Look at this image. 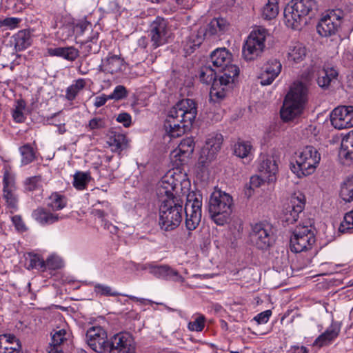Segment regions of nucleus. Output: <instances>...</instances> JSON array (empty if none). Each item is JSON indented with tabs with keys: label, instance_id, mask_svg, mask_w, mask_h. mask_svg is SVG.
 <instances>
[{
	"label": "nucleus",
	"instance_id": "13d9d810",
	"mask_svg": "<svg viewBox=\"0 0 353 353\" xmlns=\"http://www.w3.org/2000/svg\"><path fill=\"white\" fill-rule=\"evenodd\" d=\"M88 126L90 130H98L105 128V121L103 119L95 117L89 121Z\"/></svg>",
	"mask_w": 353,
	"mask_h": 353
},
{
	"label": "nucleus",
	"instance_id": "a19ab883",
	"mask_svg": "<svg viewBox=\"0 0 353 353\" xmlns=\"http://www.w3.org/2000/svg\"><path fill=\"white\" fill-rule=\"evenodd\" d=\"M19 150L21 156V165H26L36 159V151L30 144H24Z\"/></svg>",
	"mask_w": 353,
	"mask_h": 353
},
{
	"label": "nucleus",
	"instance_id": "5fc2aeb1",
	"mask_svg": "<svg viewBox=\"0 0 353 353\" xmlns=\"http://www.w3.org/2000/svg\"><path fill=\"white\" fill-rule=\"evenodd\" d=\"M128 96V91L125 87L119 85L115 87L112 93L108 95L109 99L119 101L125 98Z\"/></svg>",
	"mask_w": 353,
	"mask_h": 353
},
{
	"label": "nucleus",
	"instance_id": "bf43d9fd",
	"mask_svg": "<svg viewBox=\"0 0 353 353\" xmlns=\"http://www.w3.org/2000/svg\"><path fill=\"white\" fill-rule=\"evenodd\" d=\"M271 315L272 311L267 310L258 314L256 316H254V320L256 321L259 324H264L269 321Z\"/></svg>",
	"mask_w": 353,
	"mask_h": 353
},
{
	"label": "nucleus",
	"instance_id": "cd10ccee",
	"mask_svg": "<svg viewBox=\"0 0 353 353\" xmlns=\"http://www.w3.org/2000/svg\"><path fill=\"white\" fill-rule=\"evenodd\" d=\"M107 143L110 147L112 152L120 154L123 150L129 148L130 140L123 134L110 132L108 135Z\"/></svg>",
	"mask_w": 353,
	"mask_h": 353
},
{
	"label": "nucleus",
	"instance_id": "de8ad7c7",
	"mask_svg": "<svg viewBox=\"0 0 353 353\" xmlns=\"http://www.w3.org/2000/svg\"><path fill=\"white\" fill-rule=\"evenodd\" d=\"M24 187L25 190L29 192L40 190L42 188L41 176H34L27 178L24 181Z\"/></svg>",
	"mask_w": 353,
	"mask_h": 353
},
{
	"label": "nucleus",
	"instance_id": "4be33fe9",
	"mask_svg": "<svg viewBox=\"0 0 353 353\" xmlns=\"http://www.w3.org/2000/svg\"><path fill=\"white\" fill-rule=\"evenodd\" d=\"M223 141V138L221 134H210L201 150V155L204 156L206 160L209 161H212L220 150Z\"/></svg>",
	"mask_w": 353,
	"mask_h": 353
},
{
	"label": "nucleus",
	"instance_id": "4468645a",
	"mask_svg": "<svg viewBox=\"0 0 353 353\" xmlns=\"http://www.w3.org/2000/svg\"><path fill=\"white\" fill-rule=\"evenodd\" d=\"M136 345L129 332H119L109 339L105 353H135Z\"/></svg>",
	"mask_w": 353,
	"mask_h": 353
},
{
	"label": "nucleus",
	"instance_id": "473e14b6",
	"mask_svg": "<svg viewBox=\"0 0 353 353\" xmlns=\"http://www.w3.org/2000/svg\"><path fill=\"white\" fill-rule=\"evenodd\" d=\"M339 155L345 160L353 159V130L343 138Z\"/></svg>",
	"mask_w": 353,
	"mask_h": 353
},
{
	"label": "nucleus",
	"instance_id": "b1692460",
	"mask_svg": "<svg viewBox=\"0 0 353 353\" xmlns=\"http://www.w3.org/2000/svg\"><path fill=\"white\" fill-rule=\"evenodd\" d=\"M194 148V143L192 137L183 139L175 149L172 155L175 161L180 164L186 163L187 159L192 155Z\"/></svg>",
	"mask_w": 353,
	"mask_h": 353
},
{
	"label": "nucleus",
	"instance_id": "c03bdc74",
	"mask_svg": "<svg viewBox=\"0 0 353 353\" xmlns=\"http://www.w3.org/2000/svg\"><path fill=\"white\" fill-rule=\"evenodd\" d=\"M91 179L89 172H77L74 175L73 185L79 190H84Z\"/></svg>",
	"mask_w": 353,
	"mask_h": 353
},
{
	"label": "nucleus",
	"instance_id": "9b49d317",
	"mask_svg": "<svg viewBox=\"0 0 353 353\" xmlns=\"http://www.w3.org/2000/svg\"><path fill=\"white\" fill-rule=\"evenodd\" d=\"M250 239L258 249L263 250L268 249L275 241L271 226L263 223H258L252 225Z\"/></svg>",
	"mask_w": 353,
	"mask_h": 353
},
{
	"label": "nucleus",
	"instance_id": "49530a36",
	"mask_svg": "<svg viewBox=\"0 0 353 353\" xmlns=\"http://www.w3.org/2000/svg\"><path fill=\"white\" fill-rule=\"evenodd\" d=\"M26 106V103L24 100L19 99L17 101L14 108L12 112V118L17 123H22L25 121L26 117L23 114V110Z\"/></svg>",
	"mask_w": 353,
	"mask_h": 353
},
{
	"label": "nucleus",
	"instance_id": "e2e57ef3",
	"mask_svg": "<svg viewBox=\"0 0 353 353\" xmlns=\"http://www.w3.org/2000/svg\"><path fill=\"white\" fill-rule=\"evenodd\" d=\"M12 221L16 228L18 230L24 231L26 230V225L23 222V220L20 216L15 215L12 217Z\"/></svg>",
	"mask_w": 353,
	"mask_h": 353
},
{
	"label": "nucleus",
	"instance_id": "39448f33",
	"mask_svg": "<svg viewBox=\"0 0 353 353\" xmlns=\"http://www.w3.org/2000/svg\"><path fill=\"white\" fill-rule=\"evenodd\" d=\"M307 101V88L301 82H295L285 96L281 109V117L284 121H292L299 117Z\"/></svg>",
	"mask_w": 353,
	"mask_h": 353
},
{
	"label": "nucleus",
	"instance_id": "58836bf2",
	"mask_svg": "<svg viewBox=\"0 0 353 353\" xmlns=\"http://www.w3.org/2000/svg\"><path fill=\"white\" fill-rule=\"evenodd\" d=\"M279 1L268 0L267 3L261 9V16L265 20H272L276 17L279 14Z\"/></svg>",
	"mask_w": 353,
	"mask_h": 353
},
{
	"label": "nucleus",
	"instance_id": "f3484780",
	"mask_svg": "<svg viewBox=\"0 0 353 353\" xmlns=\"http://www.w3.org/2000/svg\"><path fill=\"white\" fill-rule=\"evenodd\" d=\"M3 185V199L10 212H15L18 208L19 196L17 192L14 177L8 171L4 172Z\"/></svg>",
	"mask_w": 353,
	"mask_h": 353
},
{
	"label": "nucleus",
	"instance_id": "393cba45",
	"mask_svg": "<svg viewBox=\"0 0 353 353\" xmlns=\"http://www.w3.org/2000/svg\"><path fill=\"white\" fill-rule=\"evenodd\" d=\"M32 216L35 221L42 225H50L66 218V216L52 212L43 208H38L34 210Z\"/></svg>",
	"mask_w": 353,
	"mask_h": 353
},
{
	"label": "nucleus",
	"instance_id": "aec40b11",
	"mask_svg": "<svg viewBox=\"0 0 353 353\" xmlns=\"http://www.w3.org/2000/svg\"><path fill=\"white\" fill-rule=\"evenodd\" d=\"M282 65L276 59H270L265 65L259 79L262 85H270L281 73Z\"/></svg>",
	"mask_w": 353,
	"mask_h": 353
},
{
	"label": "nucleus",
	"instance_id": "69168bd1",
	"mask_svg": "<svg viewBox=\"0 0 353 353\" xmlns=\"http://www.w3.org/2000/svg\"><path fill=\"white\" fill-rule=\"evenodd\" d=\"M93 206L94 208L92 210V214L103 220L107 215V212L103 209L97 208V204H94Z\"/></svg>",
	"mask_w": 353,
	"mask_h": 353
},
{
	"label": "nucleus",
	"instance_id": "c756f323",
	"mask_svg": "<svg viewBox=\"0 0 353 353\" xmlns=\"http://www.w3.org/2000/svg\"><path fill=\"white\" fill-rule=\"evenodd\" d=\"M70 336V334L64 328L54 330L52 336V342L48 350V353H63L61 345L67 341Z\"/></svg>",
	"mask_w": 353,
	"mask_h": 353
},
{
	"label": "nucleus",
	"instance_id": "5701e85b",
	"mask_svg": "<svg viewBox=\"0 0 353 353\" xmlns=\"http://www.w3.org/2000/svg\"><path fill=\"white\" fill-rule=\"evenodd\" d=\"M341 325L338 322L333 321L326 330L314 341L313 345L319 347L331 345L339 336Z\"/></svg>",
	"mask_w": 353,
	"mask_h": 353
},
{
	"label": "nucleus",
	"instance_id": "9d476101",
	"mask_svg": "<svg viewBox=\"0 0 353 353\" xmlns=\"http://www.w3.org/2000/svg\"><path fill=\"white\" fill-rule=\"evenodd\" d=\"M202 196L196 195L194 192L187 196V202L184 207L185 214V227L190 230H195L201 219Z\"/></svg>",
	"mask_w": 353,
	"mask_h": 353
},
{
	"label": "nucleus",
	"instance_id": "09e8293b",
	"mask_svg": "<svg viewBox=\"0 0 353 353\" xmlns=\"http://www.w3.org/2000/svg\"><path fill=\"white\" fill-rule=\"evenodd\" d=\"M339 230L342 233L352 232L353 230V210L345 214Z\"/></svg>",
	"mask_w": 353,
	"mask_h": 353
},
{
	"label": "nucleus",
	"instance_id": "a18cd8bd",
	"mask_svg": "<svg viewBox=\"0 0 353 353\" xmlns=\"http://www.w3.org/2000/svg\"><path fill=\"white\" fill-rule=\"evenodd\" d=\"M98 39L99 33L93 32L90 38L83 43V48L86 54L97 53L99 51L100 46L97 43Z\"/></svg>",
	"mask_w": 353,
	"mask_h": 353
},
{
	"label": "nucleus",
	"instance_id": "4c0bfd02",
	"mask_svg": "<svg viewBox=\"0 0 353 353\" xmlns=\"http://www.w3.org/2000/svg\"><path fill=\"white\" fill-rule=\"evenodd\" d=\"M216 68H212V65L208 62L206 65L202 66L200 69V81L206 84L212 83V87L214 81L219 79H216Z\"/></svg>",
	"mask_w": 353,
	"mask_h": 353
},
{
	"label": "nucleus",
	"instance_id": "a211bd4d",
	"mask_svg": "<svg viewBox=\"0 0 353 353\" xmlns=\"http://www.w3.org/2000/svg\"><path fill=\"white\" fill-rule=\"evenodd\" d=\"M332 126L339 130L353 127V106H339L330 114Z\"/></svg>",
	"mask_w": 353,
	"mask_h": 353
},
{
	"label": "nucleus",
	"instance_id": "3c124183",
	"mask_svg": "<svg viewBox=\"0 0 353 353\" xmlns=\"http://www.w3.org/2000/svg\"><path fill=\"white\" fill-rule=\"evenodd\" d=\"M28 269H37L42 271L45 270V261L40 258L38 254H29Z\"/></svg>",
	"mask_w": 353,
	"mask_h": 353
},
{
	"label": "nucleus",
	"instance_id": "6ab92c4d",
	"mask_svg": "<svg viewBox=\"0 0 353 353\" xmlns=\"http://www.w3.org/2000/svg\"><path fill=\"white\" fill-rule=\"evenodd\" d=\"M145 268L148 269L149 272L157 278L170 280L175 282L183 281V277L179 272L168 265H157L149 263L146 265Z\"/></svg>",
	"mask_w": 353,
	"mask_h": 353
},
{
	"label": "nucleus",
	"instance_id": "603ef678",
	"mask_svg": "<svg viewBox=\"0 0 353 353\" xmlns=\"http://www.w3.org/2000/svg\"><path fill=\"white\" fill-rule=\"evenodd\" d=\"M205 318L203 315H199L194 321L188 323V327L191 331L201 332L205 326Z\"/></svg>",
	"mask_w": 353,
	"mask_h": 353
},
{
	"label": "nucleus",
	"instance_id": "052dcab7",
	"mask_svg": "<svg viewBox=\"0 0 353 353\" xmlns=\"http://www.w3.org/2000/svg\"><path fill=\"white\" fill-rule=\"evenodd\" d=\"M265 181H267V179L263 174L260 173L259 176H252L250 178V183L252 188H255L260 187L261 184Z\"/></svg>",
	"mask_w": 353,
	"mask_h": 353
},
{
	"label": "nucleus",
	"instance_id": "2eb2a0df",
	"mask_svg": "<svg viewBox=\"0 0 353 353\" xmlns=\"http://www.w3.org/2000/svg\"><path fill=\"white\" fill-rule=\"evenodd\" d=\"M85 340L89 347L97 353H105L109 339L106 331L100 326L89 328L85 334Z\"/></svg>",
	"mask_w": 353,
	"mask_h": 353
},
{
	"label": "nucleus",
	"instance_id": "72a5a7b5",
	"mask_svg": "<svg viewBox=\"0 0 353 353\" xmlns=\"http://www.w3.org/2000/svg\"><path fill=\"white\" fill-rule=\"evenodd\" d=\"M14 48L17 51H22L28 48L32 43L30 30H21L13 36Z\"/></svg>",
	"mask_w": 353,
	"mask_h": 353
},
{
	"label": "nucleus",
	"instance_id": "7ed1b4c3",
	"mask_svg": "<svg viewBox=\"0 0 353 353\" xmlns=\"http://www.w3.org/2000/svg\"><path fill=\"white\" fill-rule=\"evenodd\" d=\"M197 114L196 102L190 99L179 101L168 112L164 128L170 137H179L189 129Z\"/></svg>",
	"mask_w": 353,
	"mask_h": 353
},
{
	"label": "nucleus",
	"instance_id": "c85d7f7f",
	"mask_svg": "<svg viewBox=\"0 0 353 353\" xmlns=\"http://www.w3.org/2000/svg\"><path fill=\"white\" fill-rule=\"evenodd\" d=\"M205 37V29L200 28L196 32H193L188 36L183 46V49L187 54H191L203 43Z\"/></svg>",
	"mask_w": 353,
	"mask_h": 353
},
{
	"label": "nucleus",
	"instance_id": "bb28decb",
	"mask_svg": "<svg viewBox=\"0 0 353 353\" xmlns=\"http://www.w3.org/2000/svg\"><path fill=\"white\" fill-rule=\"evenodd\" d=\"M0 353H22L19 339L12 334L1 335Z\"/></svg>",
	"mask_w": 353,
	"mask_h": 353
},
{
	"label": "nucleus",
	"instance_id": "79ce46f5",
	"mask_svg": "<svg viewBox=\"0 0 353 353\" xmlns=\"http://www.w3.org/2000/svg\"><path fill=\"white\" fill-rule=\"evenodd\" d=\"M85 86V81L83 79L76 80L74 83L70 85L66 90L65 98L67 100L72 101L75 99L79 92Z\"/></svg>",
	"mask_w": 353,
	"mask_h": 353
},
{
	"label": "nucleus",
	"instance_id": "1a4fd4ad",
	"mask_svg": "<svg viewBox=\"0 0 353 353\" xmlns=\"http://www.w3.org/2000/svg\"><path fill=\"white\" fill-rule=\"evenodd\" d=\"M315 241L312 226L299 225L294 230L290 237L291 251L296 253L306 252L312 248Z\"/></svg>",
	"mask_w": 353,
	"mask_h": 353
},
{
	"label": "nucleus",
	"instance_id": "423d86ee",
	"mask_svg": "<svg viewBox=\"0 0 353 353\" xmlns=\"http://www.w3.org/2000/svg\"><path fill=\"white\" fill-rule=\"evenodd\" d=\"M233 199L228 193L214 192L209 199L208 212L212 220L218 225L228 222L232 212Z\"/></svg>",
	"mask_w": 353,
	"mask_h": 353
},
{
	"label": "nucleus",
	"instance_id": "f704fd0d",
	"mask_svg": "<svg viewBox=\"0 0 353 353\" xmlns=\"http://www.w3.org/2000/svg\"><path fill=\"white\" fill-rule=\"evenodd\" d=\"M337 76L338 72L334 68L324 66L323 69L319 72L317 83L323 88H327L331 81L335 79Z\"/></svg>",
	"mask_w": 353,
	"mask_h": 353
},
{
	"label": "nucleus",
	"instance_id": "2f4dec72",
	"mask_svg": "<svg viewBox=\"0 0 353 353\" xmlns=\"http://www.w3.org/2000/svg\"><path fill=\"white\" fill-rule=\"evenodd\" d=\"M229 23L223 18H214L208 25L205 29V36H220L223 34L228 28Z\"/></svg>",
	"mask_w": 353,
	"mask_h": 353
},
{
	"label": "nucleus",
	"instance_id": "f03ea898",
	"mask_svg": "<svg viewBox=\"0 0 353 353\" xmlns=\"http://www.w3.org/2000/svg\"><path fill=\"white\" fill-rule=\"evenodd\" d=\"M232 54L225 48L214 50L210 54V63L218 72L222 74L215 81L210 90L212 99L216 97L218 100L225 98L227 92L232 88L234 79L239 74L237 65L232 64Z\"/></svg>",
	"mask_w": 353,
	"mask_h": 353
},
{
	"label": "nucleus",
	"instance_id": "6e6552de",
	"mask_svg": "<svg viewBox=\"0 0 353 353\" xmlns=\"http://www.w3.org/2000/svg\"><path fill=\"white\" fill-rule=\"evenodd\" d=\"M268 35V30L262 26H257L251 31L243 46L242 54L245 60L252 61L262 54Z\"/></svg>",
	"mask_w": 353,
	"mask_h": 353
},
{
	"label": "nucleus",
	"instance_id": "4d7b16f0",
	"mask_svg": "<svg viewBox=\"0 0 353 353\" xmlns=\"http://www.w3.org/2000/svg\"><path fill=\"white\" fill-rule=\"evenodd\" d=\"M91 24L87 21H83L77 23L73 27V32L77 36L82 35Z\"/></svg>",
	"mask_w": 353,
	"mask_h": 353
},
{
	"label": "nucleus",
	"instance_id": "20e7f679",
	"mask_svg": "<svg viewBox=\"0 0 353 353\" xmlns=\"http://www.w3.org/2000/svg\"><path fill=\"white\" fill-rule=\"evenodd\" d=\"M317 10L315 0H292L284 10L286 26L293 30H299L314 16Z\"/></svg>",
	"mask_w": 353,
	"mask_h": 353
},
{
	"label": "nucleus",
	"instance_id": "864d4df0",
	"mask_svg": "<svg viewBox=\"0 0 353 353\" xmlns=\"http://www.w3.org/2000/svg\"><path fill=\"white\" fill-rule=\"evenodd\" d=\"M45 270L48 268L50 270H58L63 265L62 260L56 256H51L47 259L44 263Z\"/></svg>",
	"mask_w": 353,
	"mask_h": 353
},
{
	"label": "nucleus",
	"instance_id": "6e6d98bb",
	"mask_svg": "<svg viewBox=\"0 0 353 353\" xmlns=\"http://www.w3.org/2000/svg\"><path fill=\"white\" fill-rule=\"evenodd\" d=\"M21 19L17 17H7L0 20V27H7L10 30L17 28L19 26Z\"/></svg>",
	"mask_w": 353,
	"mask_h": 353
},
{
	"label": "nucleus",
	"instance_id": "8fccbe9b",
	"mask_svg": "<svg viewBox=\"0 0 353 353\" xmlns=\"http://www.w3.org/2000/svg\"><path fill=\"white\" fill-rule=\"evenodd\" d=\"M94 291L97 294L101 296H117L119 294V293L117 292L112 291L110 286L100 283H97L94 285Z\"/></svg>",
	"mask_w": 353,
	"mask_h": 353
},
{
	"label": "nucleus",
	"instance_id": "f8f14e48",
	"mask_svg": "<svg viewBox=\"0 0 353 353\" xmlns=\"http://www.w3.org/2000/svg\"><path fill=\"white\" fill-rule=\"evenodd\" d=\"M345 17L343 11L334 9L323 16L316 26L318 33L322 37H330L334 34L341 23V19Z\"/></svg>",
	"mask_w": 353,
	"mask_h": 353
},
{
	"label": "nucleus",
	"instance_id": "774afa93",
	"mask_svg": "<svg viewBox=\"0 0 353 353\" xmlns=\"http://www.w3.org/2000/svg\"><path fill=\"white\" fill-rule=\"evenodd\" d=\"M187 0H176V4L181 8H188L189 5L187 3Z\"/></svg>",
	"mask_w": 353,
	"mask_h": 353
},
{
	"label": "nucleus",
	"instance_id": "412c9836",
	"mask_svg": "<svg viewBox=\"0 0 353 353\" xmlns=\"http://www.w3.org/2000/svg\"><path fill=\"white\" fill-rule=\"evenodd\" d=\"M125 68V61L119 55L109 53L108 55L101 60L99 70L105 73L114 74L121 72Z\"/></svg>",
	"mask_w": 353,
	"mask_h": 353
},
{
	"label": "nucleus",
	"instance_id": "0eeeda50",
	"mask_svg": "<svg viewBox=\"0 0 353 353\" xmlns=\"http://www.w3.org/2000/svg\"><path fill=\"white\" fill-rule=\"evenodd\" d=\"M321 155L312 145H307L295 153V163H292L291 170L299 177L312 174L318 166Z\"/></svg>",
	"mask_w": 353,
	"mask_h": 353
},
{
	"label": "nucleus",
	"instance_id": "ddd939ff",
	"mask_svg": "<svg viewBox=\"0 0 353 353\" xmlns=\"http://www.w3.org/2000/svg\"><path fill=\"white\" fill-rule=\"evenodd\" d=\"M305 199L301 193L291 196L290 201L285 205L281 216L284 225L294 223L299 218L305 208Z\"/></svg>",
	"mask_w": 353,
	"mask_h": 353
},
{
	"label": "nucleus",
	"instance_id": "a878e982",
	"mask_svg": "<svg viewBox=\"0 0 353 353\" xmlns=\"http://www.w3.org/2000/svg\"><path fill=\"white\" fill-rule=\"evenodd\" d=\"M259 171L263 174L267 182L270 183L276 179L278 165L276 160L272 157L263 156L258 167Z\"/></svg>",
	"mask_w": 353,
	"mask_h": 353
},
{
	"label": "nucleus",
	"instance_id": "dca6fc26",
	"mask_svg": "<svg viewBox=\"0 0 353 353\" xmlns=\"http://www.w3.org/2000/svg\"><path fill=\"white\" fill-rule=\"evenodd\" d=\"M150 41L153 48H157L168 43L169 30L166 21L161 17H157L150 26Z\"/></svg>",
	"mask_w": 353,
	"mask_h": 353
},
{
	"label": "nucleus",
	"instance_id": "ea45409f",
	"mask_svg": "<svg viewBox=\"0 0 353 353\" xmlns=\"http://www.w3.org/2000/svg\"><path fill=\"white\" fill-rule=\"evenodd\" d=\"M340 196L345 202L353 201V176L347 177L341 184Z\"/></svg>",
	"mask_w": 353,
	"mask_h": 353
},
{
	"label": "nucleus",
	"instance_id": "338daca9",
	"mask_svg": "<svg viewBox=\"0 0 353 353\" xmlns=\"http://www.w3.org/2000/svg\"><path fill=\"white\" fill-rule=\"evenodd\" d=\"M288 353H309V350L305 346L294 345L291 347Z\"/></svg>",
	"mask_w": 353,
	"mask_h": 353
},
{
	"label": "nucleus",
	"instance_id": "7c9ffc66",
	"mask_svg": "<svg viewBox=\"0 0 353 353\" xmlns=\"http://www.w3.org/2000/svg\"><path fill=\"white\" fill-rule=\"evenodd\" d=\"M50 56L61 57L69 61H74L79 56V50L73 46L48 48Z\"/></svg>",
	"mask_w": 353,
	"mask_h": 353
},
{
	"label": "nucleus",
	"instance_id": "f257e3e1",
	"mask_svg": "<svg viewBox=\"0 0 353 353\" xmlns=\"http://www.w3.org/2000/svg\"><path fill=\"white\" fill-rule=\"evenodd\" d=\"M176 184L173 178L163 177L157 194L161 201L159 210V225L165 232L176 229L181 224L183 214V201L175 193Z\"/></svg>",
	"mask_w": 353,
	"mask_h": 353
},
{
	"label": "nucleus",
	"instance_id": "37998d69",
	"mask_svg": "<svg viewBox=\"0 0 353 353\" xmlns=\"http://www.w3.org/2000/svg\"><path fill=\"white\" fill-rule=\"evenodd\" d=\"M66 200L65 196L57 193H53L49 197L47 206L53 212L61 210L66 206Z\"/></svg>",
	"mask_w": 353,
	"mask_h": 353
},
{
	"label": "nucleus",
	"instance_id": "c9c22d12",
	"mask_svg": "<svg viewBox=\"0 0 353 353\" xmlns=\"http://www.w3.org/2000/svg\"><path fill=\"white\" fill-rule=\"evenodd\" d=\"M233 153L241 159H252V145L248 141H239L233 146Z\"/></svg>",
	"mask_w": 353,
	"mask_h": 353
},
{
	"label": "nucleus",
	"instance_id": "e433bc0d",
	"mask_svg": "<svg viewBox=\"0 0 353 353\" xmlns=\"http://www.w3.org/2000/svg\"><path fill=\"white\" fill-rule=\"evenodd\" d=\"M306 56V49L305 46L299 43H293L288 52V59L290 61L298 63L303 60Z\"/></svg>",
	"mask_w": 353,
	"mask_h": 353
},
{
	"label": "nucleus",
	"instance_id": "680f3d73",
	"mask_svg": "<svg viewBox=\"0 0 353 353\" xmlns=\"http://www.w3.org/2000/svg\"><path fill=\"white\" fill-rule=\"evenodd\" d=\"M117 121L127 128L131 124V116L128 113H121L118 115Z\"/></svg>",
	"mask_w": 353,
	"mask_h": 353
},
{
	"label": "nucleus",
	"instance_id": "0e129e2a",
	"mask_svg": "<svg viewBox=\"0 0 353 353\" xmlns=\"http://www.w3.org/2000/svg\"><path fill=\"white\" fill-rule=\"evenodd\" d=\"M109 99L108 96H105V94L102 96H99L95 98V101L94 103V105L96 108H100L103 106L107 101Z\"/></svg>",
	"mask_w": 353,
	"mask_h": 353
}]
</instances>
